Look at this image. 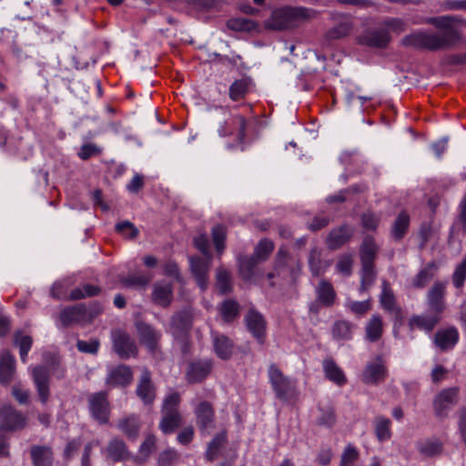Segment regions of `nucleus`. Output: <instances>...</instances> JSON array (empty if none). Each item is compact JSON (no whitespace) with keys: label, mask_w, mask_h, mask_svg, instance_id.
Wrapping results in <instances>:
<instances>
[{"label":"nucleus","mask_w":466,"mask_h":466,"mask_svg":"<svg viewBox=\"0 0 466 466\" xmlns=\"http://www.w3.org/2000/svg\"><path fill=\"white\" fill-rule=\"evenodd\" d=\"M426 23L443 30V32L438 34L419 30L406 35L402 39V44L431 51L447 49L461 39L460 33L453 27L456 25H463L465 20L459 15H443L428 17Z\"/></svg>","instance_id":"obj_1"},{"label":"nucleus","mask_w":466,"mask_h":466,"mask_svg":"<svg viewBox=\"0 0 466 466\" xmlns=\"http://www.w3.org/2000/svg\"><path fill=\"white\" fill-rule=\"evenodd\" d=\"M310 16V11L305 7L285 6L275 9L266 21V26L272 29H285L297 26Z\"/></svg>","instance_id":"obj_2"},{"label":"nucleus","mask_w":466,"mask_h":466,"mask_svg":"<svg viewBox=\"0 0 466 466\" xmlns=\"http://www.w3.org/2000/svg\"><path fill=\"white\" fill-rule=\"evenodd\" d=\"M194 245L202 252L204 258L191 257L190 267L199 289L205 290L208 286V272L211 260L207 236L198 235L196 237Z\"/></svg>","instance_id":"obj_3"},{"label":"nucleus","mask_w":466,"mask_h":466,"mask_svg":"<svg viewBox=\"0 0 466 466\" xmlns=\"http://www.w3.org/2000/svg\"><path fill=\"white\" fill-rule=\"evenodd\" d=\"M274 245L269 239H262L256 247L254 256L238 259V269L242 278L247 281L255 279L257 265L266 260L273 250Z\"/></svg>","instance_id":"obj_4"},{"label":"nucleus","mask_w":466,"mask_h":466,"mask_svg":"<svg viewBox=\"0 0 466 466\" xmlns=\"http://www.w3.org/2000/svg\"><path fill=\"white\" fill-rule=\"evenodd\" d=\"M378 250V246L373 238L367 236L364 238L360 248V258L362 263L361 269V288L360 290H366L370 288L375 279V271L373 260Z\"/></svg>","instance_id":"obj_5"},{"label":"nucleus","mask_w":466,"mask_h":466,"mask_svg":"<svg viewBox=\"0 0 466 466\" xmlns=\"http://www.w3.org/2000/svg\"><path fill=\"white\" fill-rule=\"evenodd\" d=\"M268 378L276 397L279 400L288 401L297 396L295 380L285 377L275 364L269 366Z\"/></svg>","instance_id":"obj_6"},{"label":"nucleus","mask_w":466,"mask_h":466,"mask_svg":"<svg viewBox=\"0 0 466 466\" xmlns=\"http://www.w3.org/2000/svg\"><path fill=\"white\" fill-rule=\"evenodd\" d=\"M219 111L224 116V121L218 129L219 137L233 136L237 140L243 141L246 127L245 118L240 115H232L224 108H220Z\"/></svg>","instance_id":"obj_7"},{"label":"nucleus","mask_w":466,"mask_h":466,"mask_svg":"<svg viewBox=\"0 0 466 466\" xmlns=\"http://www.w3.org/2000/svg\"><path fill=\"white\" fill-rule=\"evenodd\" d=\"M459 393L460 389L458 388L441 390L433 401L435 414L440 418L447 417L451 408L456 404Z\"/></svg>","instance_id":"obj_8"},{"label":"nucleus","mask_w":466,"mask_h":466,"mask_svg":"<svg viewBox=\"0 0 466 466\" xmlns=\"http://www.w3.org/2000/svg\"><path fill=\"white\" fill-rule=\"evenodd\" d=\"M55 366L56 364L33 368V380L43 403H46L49 399V378L50 374L55 372Z\"/></svg>","instance_id":"obj_9"},{"label":"nucleus","mask_w":466,"mask_h":466,"mask_svg":"<svg viewBox=\"0 0 466 466\" xmlns=\"http://www.w3.org/2000/svg\"><path fill=\"white\" fill-rule=\"evenodd\" d=\"M359 43L370 47L384 48L390 41V34L385 28L368 29L359 36Z\"/></svg>","instance_id":"obj_10"},{"label":"nucleus","mask_w":466,"mask_h":466,"mask_svg":"<svg viewBox=\"0 0 466 466\" xmlns=\"http://www.w3.org/2000/svg\"><path fill=\"white\" fill-rule=\"evenodd\" d=\"M387 376V370L383 360L377 357L366 364L362 372V380L366 384H377L383 381Z\"/></svg>","instance_id":"obj_11"},{"label":"nucleus","mask_w":466,"mask_h":466,"mask_svg":"<svg viewBox=\"0 0 466 466\" xmlns=\"http://www.w3.org/2000/svg\"><path fill=\"white\" fill-rule=\"evenodd\" d=\"M447 282L436 281L427 293V302L431 311L441 314L444 308V294Z\"/></svg>","instance_id":"obj_12"},{"label":"nucleus","mask_w":466,"mask_h":466,"mask_svg":"<svg viewBox=\"0 0 466 466\" xmlns=\"http://www.w3.org/2000/svg\"><path fill=\"white\" fill-rule=\"evenodd\" d=\"M113 341L115 350L121 358H129L137 352L134 340L124 331H115Z\"/></svg>","instance_id":"obj_13"},{"label":"nucleus","mask_w":466,"mask_h":466,"mask_svg":"<svg viewBox=\"0 0 466 466\" xmlns=\"http://www.w3.org/2000/svg\"><path fill=\"white\" fill-rule=\"evenodd\" d=\"M89 408L93 418L99 423H106L108 418V403L106 393L98 392L90 397Z\"/></svg>","instance_id":"obj_14"},{"label":"nucleus","mask_w":466,"mask_h":466,"mask_svg":"<svg viewBox=\"0 0 466 466\" xmlns=\"http://www.w3.org/2000/svg\"><path fill=\"white\" fill-rule=\"evenodd\" d=\"M132 380V372L128 366L118 365L107 371L106 384L111 387H125Z\"/></svg>","instance_id":"obj_15"},{"label":"nucleus","mask_w":466,"mask_h":466,"mask_svg":"<svg viewBox=\"0 0 466 466\" xmlns=\"http://www.w3.org/2000/svg\"><path fill=\"white\" fill-rule=\"evenodd\" d=\"M195 414L197 417L198 425L203 432L209 433V431L213 428V410L208 401L199 402L195 409Z\"/></svg>","instance_id":"obj_16"},{"label":"nucleus","mask_w":466,"mask_h":466,"mask_svg":"<svg viewBox=\"0 0 466 466\" xmlns=\"http://www.w3.org/2000/svg\"><path fill=\"white\" fill-rule=\"evenodd\" d=\"M86 318L87 312L82 304L67 307L61 311L60 316H58V319H60V322L63 326H68L76 322H81Z\"/></svg>","instance_id":"obj_17"},{"label":"nucleus","mask_w":466,"mask_h":466,"mask_svg":"<svg viewBox=\"0 0 466 466\" xmlns=\"http://www.w3.org/2000/svg\"><path fill=\"white\" fill-rule=\"evenodd\" d=\"M460 335L455 328H446L439 330L435 335V344L441 350H449L452 349Z\"/></svg>","instance_id":"obj_18"},{"label":"nucleus","mask_w":466,"mask_h":466,"mask_svg":"<svg viewBox=\"0 0 466 466\" xmlns=\"http://www.w3.org/2000/svg\"><path fill=\"white\" fill-rule=\"evenodd\" d=\"M137 392L145 404H150L155 400V388L151 381V375L147 370L142 372Z\"/></svg>","instance_id":"obj_19"},{"label":"nucleus","mask_w":466,"mask_h":466,"mask_svg":"<svg viewBox=\"0 0 466 466\" xmlns=\"http://www.w3.org/2000/svg\"><path fill=\"white\" fill-rule=\"evenodd\" d=\"M245 319L247 328L249 332L261 342L265 330V321L263 317L258 311L250 309Z\"/></svg>","instance_id":"obj_20"},{"label":"nucleus","mask_w":466,"mask_h":466,"mask_svg":"<svg viewBox=\"0 0 466 466\" xmlns=\"http://www.w3.org/2000/svg\"><path fill=\"white\" fill-rule=\"evenodd\" d=\"M15 373V359L8 351L0 354V381L7 385L13 380Z\"/></svg>","instance_id":"obj_21"},{"label":"nucleus","mask_w":466,"mask_h":466,"mask_svg":"<svg viewBox=\"0 0 466 466\" xmlns=\"http://www.w3.org/2000/svg\"><path fill=\"white\" fill-rule=\"evenodd\" d=\"M3 417L2 430L14 431L24 427L25 424V418L11 407L3 410Z\"/></svg>","instance_id":"obj_22"},{"label":"nucleus","mask_w":466,"mask_h":466,"mask_svg":"<svg viewBox=\"0 0 466 466\" xmlns=\"http://www.w3.org/2000/svg\"><path fill=\"white\" fill-rule=\"evenodd\" d=\"M137 328L141 341L153 352L157 348V343L160 336L159 333L151 326L142 322H138Z\"/></svg>","instance_id":"obj_23"},{"label":"nucleus","mask_w":466,"mask_h":466,"mask_svg":"<svg viewBox=\"0 0 466 466\" xmlns=\"http://www.w3.org/2000/svg\"><path fill=\"white\" fill-rule=\"evenodd\" d=\"M192 324V313L188 309H185L172 317L171 327L175 336H179V333L187 332Z\"/></svg>","instance_id":"obj_24"},{"label":"nucleus","mask_w":466,"mask_h":466,"mask_svg":"<svg viewBox=\"0 0 466 466\" xmlns=\"http://www.w3.org/2000/svg\"><path fill=\"white\" fill-rule=\"evenodd\" d=\"M172 299V288L167 282H157L154 286L153 300L157 305L167 307Z\"/></svg>","instance_id":"obj_25"},{"label":"nucleus","mask_w":466,"mask_h":466,"mask_svg":"<svg viewBox=\"0 0 466 466\" xmlns=\"http://www.w3.org/2000/svg\"><path fill=\"white\" fill-rule=\"evenodd\" d=\"M213 349L217 355L222 360H228L233 352L232 341L223 335H213Z\"/></svg>","instance_id":"obj_26"},{"label":"nucleus","mask_w":466,"mask_h":466,"mask_svg":"<svg viewBox=\"0 0 466 466\" xmlns=\"http://www.w3.org/2000/svg\"><path fill=\"white\" fill-rule=\"evenodd\" d=\"M352 30V23L349 17H342L340 21L328 30L326 37L328 40H339L344 38L350 34Z\"/></svg>","instance_id":"obj_27"},{"label":"nucleus","mask_w":466,"mask_h":466,"mask_svg":"<svg viewBox=\"0 0 466 466\" xmlns=\"http://www.w3.org/2000/svg\"><path fill=\"white\" fill-rule=\"evenodd\" d=\"M352 229L348 226H341L329 233L327 238V245L335 249L350 239Z\"/></svg>","instance_id":"obj_28"},{"label":"nucleus","mask_w":466,"mask_h":466,"mask_svg":"<svg viewBox=\"0 0 466 466\" xmlns=\"http://www.w3.org/2000/svg\"><path fill=\"white\" fill-rule=\"evenodd\" d=\"M323 370L326 378L338 386H342L346 383V375L342 372L340 368L336 365L333 360H325L323 361Z\"/></svg>","instance_id":"obj_29"},{"label":"nucleus","mask_w":466,"mask_h":466,"mask_svg":"<svg viewBox=\"0 0 466 466\" xmlns=\"http://www.w3.org/2000/svg\"><path fill=\"white\" fill-rule=\"evenodd\" d=\"M210 371L209 361H198L190 364L187 370V380L190 382H198L208 376Z\"/></svg>","instance_id":"obj_30"},{"label":"nucleus","mask_w":466,"mask_h":466,"mask_svg":"<svg viewBox=\"0 0 466 466\" xmlns=\"http://www.w3.org/2000/svg\"><path fill=\"white\" fill-rule=\"evenodd\" d=\"M440 320V314L415 316L410 319L411 328H419L430 331L434 329Z\"/></svg>","instance_id":"obj_31"},{"label":"nucleus","mask_w":466,"mask_h":466,"mask_svg":"<svg viewBox=\"0 0 466 466\" xmlns=\"http://www.w3.org/2000/svg\"><path fill=\"white\" fill-rule=\"evenodd\" d=\"M31 458L35 466H51L53 461V454L50 448L33 447L31 449Z\"/></svg>","instance_id":"obj_32"},{"label":"nucleus","mask_w":466,"mask_h":466,"mask_svg":"<svg viewBox=\"0 0 466 466\" xmlns=\"http://www.w3.org/2000/svg\"><path fill=\"white\" fill-rule=\"evenodd\" d=\"M163 413V420L159 424L160 430L166 434L171 433L181 424V415L178 411H167Z\"/></svg>","instance_id":"obj_33"},{"label":"nucleus","mask_w":466,"mask_h":466,"mask_svg":"<svg viewBox=\"0 0 466 466\" xmlns=\"http://www.w3.org/2000/svg\"><path fill=\"white\" fill-rule=\"evenodd\" d=\"M418 449L423 455L431 457L441 453L442 444L437 438H429L419 442Z\"/></svg>","instance_id":"obj_34"},{"label":"nucleus","mask_w":466,"mask_h":466,"mask_svg":"<svg viewBox=\"0 0 466 466\" xmlns=\"http://www.w3.org/2000/svg\"><path fill=\"white\" fill-rule=\"evenodd\" d=\"M366 339L368 341H377L383 332V322L378 316H374L368 321L366 328Z\"/></svg>","instance_id":"obj_35"},{"label":"nucleus","mask_w":466,"mask_h":466,"mask_svg":"<svg viewBox=\"0 0 466 466\" xmlns=\"http://www.w3.org/2000/svg\"><path fill=\"white\" fill-rule=\"evenodd\" d=\"M317 298L322 305L330 306L335 299V291L330 283L322 281L317 288Z\"/></svg>","instance_id":"obj_36"},{"label":"nucleus","mask_w":466,"mask_h":466,"mask_svg":"<svg viewBox=\"0 0 466 466\" xmlns=\"http://www.w3.org/2000/svg\"><path fill=\"white\" fill-rule=\"evenodd\" d=\"M410 226V217L404 211L400 212L393 223L391 234L394 238L400 239Z\"/></svg>","instance_id":"obj_37"},{"label":"nucleus","mask_w":466,"mask_h":466,"mask_svg":"<svg viewBox=\"0 0 466 466\" xmlns=\"http://www.w3.org/2000/svg\"><path fill=\"white\" fill-rule=\"evenodd\" d=\"M380 303L383 309L389 312L396 310V301L394 300V295L387 281H383L382 292L380 296Z\"/></svg>","instance_id":"obj_38"},{"label":"nucleus","mask_w":466,"mask_h":466,"mask_svg":"<svg viewBox=\"0 0 466 466\" xmlns=\"http://www.w3.org/2000/svg\"><path fill=\"white\" fill-rule=\"evenodd\" d=\"M249 86V81L247 78L236 80L229 87V96L233 101H238L245 96Z\"/></svg>","instance_id":"obj_39"},{"label":"nucleus","mask_w":466,"mask_h":466,"mask_svg":"<svg viewBox=\"0 0 466 466\" xmlns=\"http://www.w3.org/2000/svg\"><path fill=\"white\" fill-rule=\"evenodd\" d=\"M375 433L380 441H385L390 438V420L384 417H379L375 420Z\"/></svg>","instance_id":"obj_40"},{"label":"nucleus","mask_w":466,"mask_h":466,"mask_svg":"<svg viewBox=\"0 0 466 466\" xmlns=\"http://www.w3.org/2000/svg\"><path fill=\"white\" fill-rule=\"evenodd\" d=\"M100 292V288L92 284H84L82 287L76 288L69 294L70 299H81L84 298L96 295Z\"/></svg>","instance_id":"obj_41"},{"label":"nucleus","mask_w":466,"mask_h":466,"mask_svg":"<svg viewBox=\"0 0 466 466\" xmlns=\"http://www.w3.org/2000/svg\"><path fill=\"white\" fill-rule=\"evenodd\" d=\"M118 428L124 431L128 438H135L137 436L139 431L138 419L135 416H130L120 421Z\"/></svg>","instance_id":"obj_42"},{"label":"nucleus","mask_w":466,"mask_h":466,"mask_svg":"<svg viewBox=\"0 0 466 466\" xmlns=\"http://www.w3.org/2000/svg\"><path fill=\"white\" fill-rule=\"evenodd\" d=\"M15 343L20 348L21 360L24 363L26 362L27 353L29 352L32 345V339L29 336L25 335L23 332L18 331L15 334Z\"/></svg>","instance_id":"obj_43"},{"label":"nucleus","mask_w":466,"mask_h":466,"mask_svg":"<svg viewBox=\"0 0 466 466\" xmlns=\"http://www.w3.org/2000/svg\"><path fill=\"white\" fill-rule=\"evenodd\" d=\"M225 441L226 435L224 432H221L209 442L206 452V457L209 461H212L218 457L219 449L224 444Z\"/></svg>","instance_id":"obj_44"},{"label":"nucleus","mask_w":466,"mask_h":466,"mask_svg":"<svg viewBox=\"0 0 466 466\" xmlns=\"http://www.w3.org/2000/svg\"><path fill=\"white\" fill-rule=\"evenodd\" d=\"M435 265L431 263L418 272L412 283L416 288H423L434 276Z\"/></svg>","instance_id":"obj_45"},{"label":"nucleus","mask_w":466,"mask_h":466,"mask_svg":"<svg viewBox=\"0 0 466 466\" xmlns=\"http://www.w3.org/2000/svg\"><path fill=\"white\" fill-rule=\"evenodd\" d=\"M219 312L224 321L229 322L238 316V305L233 300H225L220 305Z\"/></svg>","instance_id":"obj_46"},{"label":"nucleus","mask_w":466,"mask_h":466,"mask_svg":"<svg viewBox=\"0 0 466 466\" xmlns=\"http://www.w3.org/2000/svg\"><path fill=\"white\" fill-rule=\"evenodd\" d=\"M107 451L108 455L115 461H120L124 459L127 454L125 442L117 439L113 440L108 444Z\"/></svg>","instance_id":"obj_47"},{"label":"nucleus","mask_w":466,"mask_h":466,"mask_svg":"<svg viewBox=\"0 0 466 466\" xmlns=\"http://www.w3.org/2000/svg\"><path fill=\"white\" fill-rule=\"evenodd\" d=\"M228 26L236 31H250L257 27V24L246 17H235L228 20Z\"/></svg>","instance_id":"obj_48"},{"label":"nucleus","mask_w":466,"mask_h":466,"mask_svg":"<svg viewBox=\"0 0 466 466\" xmlns=\"http://www.w3.org/2000/svg\"><path fill=\"white\" fill-rule=\"evenodd\" d=\"M153 279L151 274H139L131 277H127L122 279V283L127 287H145Z\"/></svg>","instance_id":"obj_49"},{"label":"nucleus","mask_w":466,"mask_h":466,"mask_svg":"<svg viewBox=\"0 0 466 466\" xmlns=\"http://www.w3.org/2000/svg\"><path fill=\"white\" fill-rule=\"evenodd\" d=\"M351 334V325L345 320L337 321L333 328V335L339 339H349Z\"/></svg>","instance_id":"obj_50"},{"label":"nucleus","mask_w":466,"mask_h":466,"mask_svg":"<svg viewBox=\"0 0 466 466\" xmlns=\"http://www.w3.org/2000/svg\"><path fill=\"white\" fill-rule=\"evenodd\" d=\"M116 230L127 238H134L138 235V229L127 220L118 222Z\"/></svg>","instance_id":"obj_51"},{"label":"nucleus","mask_w":466,"mask_h":466,"mask_svg":"<svg viewBox=\"0 0 466 466\" xmlns=\"http://www.w3.org/2000/svg\"><path fill=\"white\" fill-rule=\"evenodd\" d=\"M466 279V256L462 262L459 264L453 272L452 282L456 289H461Z\"/></svg>","instance_id":"obj_52"},{"label":"nucleus","mask_w":466,"mask_h":466,"mask_svg":"<svg viewBox=\"0 0 466 466\" xmlns=\"http://www.w3.org/2000/svg\"><path fill=\"white\" fill-rule=\"evenodd\" d=\"M226 231L225 228L221 225H218L212 228V240L215 244L218 253H221L224 248Z\"/></svg>","instance_id":"obj_53"},{"label":"nucleus","mask_w":466,"mask_h":466,"mask_svg":"<svg viewBox=\"0 0 466 466\" xmlns=\"http://www.w3.org/2000/svg\"><path fill=\"white\" fill-rule=\"evenodd\" d=\"M218 288L222 294L230 289V275L228 270L219 268L217 273Z\"/></svg>","instance_id":"obj_54"},{"label":"nucleus","mask_w":466,"mask_h":466,"mask_svg":"<svg viewBox=\"0 0 466 466\" xmlns=\"http://www.w3.org/2000/svg\"><path fill=\"white\" fill-rule=\"evenodd\" d=\"M180 402V396L177 392L168 394L163 403V412H178L177 406Z\"/></svg>","instance_id":"obj_55"},{"label":"nucleus","mask_w":466,"mask_h":466,"mask_svg":"<svg viewBox=\"0 0 466 466\" xmlns=\"http://www.w3.org/2000/svg\"><path fill=\"white\" fill-rule=\"evenodd\" d=\"M359 458V451L354 447L349 445L341 455L340 466H351Z\"/></svg>","instance_id":"obj_56"},{"label":"nucleus","mask_w":466,"mask_h":466,"mask_svg":"<svg viewBox=\"0 0 466 466\" xmlns=\"http://www.w3.org/2000/svg\"><path fill=\"white\" fill-rule=\"evenodd\" d=\"M67 282L66 280L56 281L51 289V295L53 298L57 299H63L67 298Z\"/></svg>","instance_id":"obj_57"},{"label":"nucleus","mask_w":466,"mask_h":466,"mask_svg":"<svg viewBox=\"0 0 466 466\" xmlns=\"http://www.w3.org/2000/svg\"><path fill=\"white\" fill-rule=\"evenodd\" d=\"M352 257L350 255H344L339 258L337 263V269L339 273L349 276L351 271Z\"/></svg>","instance_id":"obj_58"},{"label":"nucleus","mask_w":466,"mask_h":466,"mask_svg":"<svg viewBox=\"0 0 466 466\" xmlns=\"http://www.w3.org/2000/svg\"><path fill=\"white\" fill-rule=\"evenodd\" d=\"M12 394L16 401L20 403H26L28 401V390L23 387L21 383H16L12 388Z\"/></svg>","instance_id":"obj_59"},{"label":"nucleus","mask_w":466,"mask_h":466,"mask_svg":"<svg viewBox=\"0 0 466 466\" xmlns=\"http://www.w3.org/2000/svg\"><path fill=\"white\" fill-rule=\"evenodd\" d=\"M385 29L400 34L406 28L405 23L400 18H390L384 22Z\"/></svg>","instance_id":"obj_60"},{"label":"nucleus","mask_w":466,"mask_h":466,"mask_svg":"<svg viewBox=\"0 0 466 466\" xmlns=\"http://www.w3.org/2000/svg\"><path fill=\"white\" fill-rule=\"evenodd\" d=\"M177 459V452L173 449H167L160 453L158 458L159 466H169Z\"/></svg>","instance_id":"obj_61"},{"label":"nucleus","mask_w":466,"mask_h":466,"mask_svg":"<svg viewBox=\"0 0 466 466\" xmlns=\"http://www.w3.org/2000/svg\"><path fill=\"white\" fill-rule=\"evenodd\" d=\"M362 227L367 230H375L379 224V218L373 213H364L361 218Z\"/></svg>","instance_id":"obj_62"},{"label":"nucleus","mask_w":466,"mask_h":466,"mask_svg":"<svg viewBox=\"0 0 466 466\" xmlns=\"http://www.w3.org/2000/svg\"><path fill=\"white\" fill-rule=\"evenodd\" d=\"M77 349L80 352L95 353L99 349V342L97 340H79Z\"/></svg>","instance_id":"obj_63"},{"label":"nucleus","mask_w":466,"mask_h":466,"mask_svg":"<svg viewBox=\"0 0 466 466\" xmlns=\"http://www.w3.org/2000/svg\"><path fill=\"white\" fill-rule=\"evenodd\" d=\"M443 9L466 12V0H448L443 3Z\"/></svg>","instance_id":"obj_64"}]
</instances>
